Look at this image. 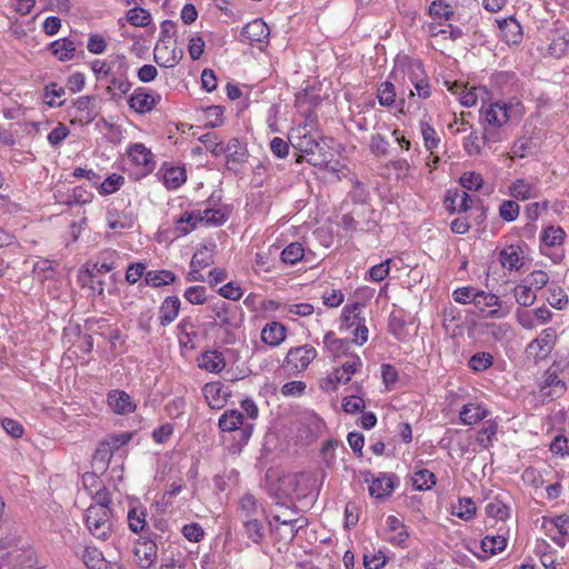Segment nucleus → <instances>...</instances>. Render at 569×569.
Returning <instances> with one entry per match:
<instances>
[{"label": "nucleus", "instance_id": "obj_18", "mask_svg": "<svg viewBox=\"0 0 569 569\" xmlns=\"http://www.w3.org/2000/svg\"><path fill=\"white\" fill-rule=\"evenodd\" d=\"M201 223L200 210L184 211L174 220V232L177 237L186 236Z\"/></svg>", "mask_w": 569, "mask_h": 569}, {"label": "nucleus", "instance_id": "obj_16", "mask_svg": "<svg viewBox=\"0 0 569 569\" xmlns=\"http://www.w3.org/2000/svg\"><path fill=\"white\" fill-rule=\"evenodd\" d=\"M158 100H160L159 96L156 99L144 88H138L130 96L128 103L136 112L146 113L154 108Z\"/></svg>", "mask_w": 569, "mask_h": 569}, {"label": "nucleus", "instance_id": "obj_29", "mask_svg": "<svg viewBox=\"0 0 569 569\" xmlns=\"http://www.w3.org/2000/svg\"><path fill=\"white\" fill-rule=\"evenodd\" d=\"M199 367L213 373L220 372L226 367V361L219 351H206L199 359Z\"/></svg>", "mask_w": 569, "mask_h": 569}, {"label": "nucleus", "instance_id": "obj_2", "mask_svg": "<svg viewBox=\"0 0 569 569\" xmlns=\"http://www.w3.org/2000/svg\"><path fill=\"white\" fill-rule=\"evenodd\" d=\"M325 477L326 472H321L320 480L315 473L307 471L289 473L278 479V490L284 497L302 499L313 490L319 491Z\"/></svg>", "mask_w": 569, "mask_h": 569}, {"label": "nucleus", "instance_id": "obj_43", "mask_svg": "<svg viewBox=\"0 0 569 569\" xmlns=\"http://www.w3.org/2000/svg\"><path fill=\"white\" fill-rule=\"evenodd\" d=\"M305 249L301 243L292 242L288 244L281 252V261L288 264H295L302 260Z\"/></svg>", "mask_w": 569, "mask_h": 569}, {"label": "nucleus", "instance_id": "obj_10", "mask_svg": "<svg viewBox=\"0 0 569 569\" xmlns=\"http://www.w3.org/2000/svg\"><path fill=\"white\" fill-rule=\"evenodd\" d=\"M107 402L117 415H129L137 408L132 398L126 391L119 389L108 392Z\"/></svg>", "mask_w": 569, "mask_h": 569}, {"label": "nucleus", "instance_id": "obj_21", "mask_svg": "<svg viewBox=\"0 0 569 569\" xmlns=\"http://www.w3.org/2000/svg\"><path fill=\"white\" fill-rule=\"evenodd\" d=\"M286 327L277 321L267 323L261 331V340L270 347H277L286 339Z\"/></svg>", "mask_w": 569, "mask_h": 569}, {"label": "nucleus", "instance_id": "obj_13", "mask_svg": "<svg viewBox=\"0 0 569 569\" xmlns=\"http://www.w3.org/2000/svg\"><path fill=\"white\" fill-rule=\"evenodd\" d=\"M273 521L279 525L277 530L281 538L292 541L298 533V531L308 525V520L302 517H297L295 519H282V516L276 515L273 516Z\"/></svg>", "mask_w": 569, "mask_h": 569}, {"label": "nucleus", "instance_id": "obj_4", "mask_svg": "<svg viewBox=\"0 0 569 569\" xmlns=\"http://www.w3.org/2000/svg\"><path fill=\"white\" fill-rule=\"evenodd\" d=\"M317 357V350L310 345L291 348L284 359L283 368L290 373L301 372Z\"/></svg>", "mask_w": 569, "mask_h": 569}, {"label": "nucleus", "instance_id": "obj_47", "mask_svg": "<svg viewBox=\"0 0 569 569\" xmlns=\"http://www.w3.org/2000/svg\"><path fill=\"white\" fill-rule=\"evenodd\" d=\"M565 236L566 233L561 227L550 226L543 230L540 239L543 244L555 247L562 243Z\"/></svg>", "mask_w": 569, "mask_h": 569}, {"label": "nucleus", "instance_id": "obj_56", "mask_svg": "<svg viewBox=\"0 0 569 569\" xmlns=\"http://www.w3.org/2000/svg\"><path fill=\"white\" fill-rule=\"evenodd\" d=\"M486 513L497 520H505L509 517V507L501 500L496 499L486 506Z\"/></svg>", "mask_w": 569, "mask_h": 569}, {"label": "nucleus", "instance_id": "obj_22", "mask_svg": "<svg viewBox=\"0 0 569 569\" xmlns=\"http://www.w3.org/2000/svg\"><path fill=\"white\" fill-rule=\"evenodd\" d=\"M92 97L83 96L78 98L73 103V109L76 111L74 120L72 122H79L80 124H89L92 122L97 112L90 108Z\"/></svg>", "mask_w": 569, "mask_h": 569}, {"label": "nucleus", "instance_id": "obj_41", "mask_svg": "<svg viewBox=\"0 0 569 569\" xmlns=\"http://www.w3.org/2000/svg\"><path fill=\"white\" fill-rule=\"evenodd\" d=\"M436 485V476L427 470L420 469L413 473L412 486L417 490H429Z\"/></svg>", "mask_w": 569, "mask_h": 569}, {"label": "nucleus", "instance_id": "obj_52", "mask_svg": "<svg viewBox=\"0 0 569 569\" xmlns=\"http://www.w3.org/2000/svg\"><path fill=\"white\" fill-rule=\"evenodd\" d=\"M33 273L36 278L41 282L53 278L54 269L52 261L48 259L38 260L33 264Z\"/></svg>", "mask_w": 569, "mask_h": 569}, {"label": "nucleus", "instance_id": "obj_50", "mask_svg": "<svg viewBox=\"0 0 569 569\" xmlns=\"http://www.w3.org/2000/svg\"><path fill=\"white\" fill-rule=\"evenodd\" d=\"M506 546L507 541L502 536H486L481 541V549L490 555L502 551Z\"/></svg>", "mask_w": 569, "mask_h": 569}, {"label": "nucleus", "instance_id": "obj_32", "mask_svg": "<svg viewBox=\"0 0 569 569\" xmlns=\"http://www.w3.org/2000/svg\"><path fill=\"white\" fill-rule=\"evenodd\" d=\"M323 345L335 358L347 355L350 347V342L347 339L337 338L332 331L325 335Z\"/></svg>", "mask_w": 569, "mask_h": 569}, {"label": "nucleus", "instance_id": "obj_28", "mask_svg": "<svg viewBox=\"0 0 569 569\" xmlns=\"http://www.w3.org/2000/svg\"><path fill=\"white\" fill-rule=\"evenodd\" d=\"M81 559L88 569H110L102 552L94 547H84L81 551Z\"/></svg>", "mask_w": 569, "mask_h": 569}, {"label": "nucleus", "instance_id": "obj_17", "mask_svg": "<svg viewBox=\"0 0 569 569\" xmlns=\"http://www.w3.org/2000/svg\"><path fill=\"white\" fill-rule=\"evenodd\" d=\"M269 33V28L262 19L252 20L241 30V37L250 43L264 41Z\"/></svg>", "mask_w": 569, "mask_h": 569}, {"label": "nucleus", "instance_id": "obj_20", "mask_svg": "<svg viewBox=\"0 0 569 569\" xmlns=\"http://www.w3.org/2000/svg\"><path fill=\"white\" fill-rule=\"evenodd\" d=\"M99 482L98 477L94 473H87L83 477V483L87 489L90 490V495L94 500V503L91 506H103L109 507L110 503V493L104 486L99 487L96 491L92 490Z\"/></svg>", "mask_w": 569, "mask_h": 569}, {"label": "nucleus", "instance_id": "obj_30", "mask_svg": "<svg viewBox=\"0 0 569 569\" xmlns=\"http://www.w3.org/2000/svg\"><path fill=\"white\" fill-rule=\"evenodd\" d=\"M488 416V410L476 403H467L460 411V420L463 425L472 426Z\"/></svg>", "mask_w": 569, "mask_h": 569}, {"label": "nucleus", "instance_id": "obj_45", "mask_svg": "<svg viewBox=\"0 0 569 569\" xmlns=\"http://www.w3.org/2000/svg\"><path fill=\"white\" fill-rule=\"evenodd\" d=\"M429 14L433 20H449L453 16V10L447 2L436 0L429 6Z\"/></svg>", "mask_w": 569, "mask_h": 569}, {"label": "nucleus", "instance_id": "obj_36", "mask_svg": "<svg viewBox=\"0 0 569 569\" xmlns=\"http://www.w3.org/2000/svg\"><path fill=\"white\" fill-rule=\"evenodd\" d=\"M263 519L264 518H256L241 522L248 539L258 545L264 540L266 536L262 523Z\"/></svg>", "mask_w": 569, "mask_h": 569}, {"label": "nucleus", "instance_id": "obj_6", "mask_svg": "<svg viewBox=\"0 0 569 569\" xmlns=\"http://www.w3.org/2000/svg\"><path fill=\"white\" fill-rule=\"evenodd\" d=\"M556 338L557 336L553 328H547L542 330L539 337H537L528 345V353L536 359L546 358L552 349L556 342Z\"/></svg>", "mask_w": 569, "mask_h": 569}, {"label": "nucleus", "instance_id": "obj_12", "mask_svg": "<svg viewBox=\"0 0 569 569\" xmlns=\"http://www.w3.org/2000/svg\"><path fill=\"white\" fill-rule=\"evenodd\" d=\"M158 547L151 539H140L134 546V555L141 568H149L157 559Z\"/></svg>", "mask_w": 569, "mask_h": 569}, {"label": "nucleus", "instance_id": "obj_59", "mask_svg": "<svg viewBox=\"0 0 569 569\" xmlns=\"http://www.w3.org/2000/svg\"><path fill=\"white\" fill-rule=\"evenodd\" d=\"M124 182V178L120 174L112 173L100 184L99 192L101 194H111L118 191Z\"/></svg>", "mask_w": 569, "mask_h": 569}, {"label": "nucleus", "instance_id": "obj_27", "mask_svg": "<svg viewBox=\"0 0 569 569\" xmlns=\"http://www.w3.org/2000/svg\"><path fill=\"white\" fill-rule=\"evenodd\" d=\"M546 380L541 387L543 397L558 398L566 391L565 382L558 377L555 371L548 370L546 372Z\"/></svg>", "mask_w": 569, "mask_h": 569}, {"label": "nucleus", "instance_id": "obj_14", "mask_svg": "<svg viewBox=\"0 0 569 569\" xmlns=\"http://www.w3.org/2000/svg\"><path fill=\"white\" fill-rule=\"evenodd\" d=\"M508 106L493 102L481 109L485 122L495 128H500L509 120Z\"/></svg>", "mask_w": 569, "mask_h": 569}, {"label": "nucleus", "instance_id": "obj_63", "mask_svg": "<svg viewBox=\"0 0 569 569\" xmlns=\"http://www.w3.org/2000/svg\"><path fill=\"white\" fill-rule=\"evenodd\" d=\"M497 433V425L488 421L483 428L478 432L477 442L485 449H488L492 443V437Z\"/></svg>", "mask_w": 569, "mask_h": 569}, {"label": "nucleus", "instance_id": "obj_1", "mask_svg": "<svg viewBox=\"0 0 569 569\" xmlns=\"http://www.w3.org/2000/svg\"><path fill=\"white\" fill-rule=\"evenodd\" d=\"M321 134L317 130H309L308 123L299 124L292 129L289 134L291 146L301 154L297 158V162L305 159L313 167H323L328 162V157L320 146Z\"/></svg>", "mask_w": 569, "mask_h": 569}, {"label": "nucleus", "instance_id": "obj_35", "mask_svg": "<svg viewBox=\"0 0 569 569\" xmlns=\"http://www.w3.org/2000/svg\"><path fill=\"white\" fill-rule=\"evenodd\" d=\"M176 281V274L170 270L148 271L144 276V284L159 288Z\"/></svg>", "mask_w": 569, "mask_h": 569}, {"label": "nucleus", "instance_id": "obj_38", "mask_svg": "<svg viewBox=\"0 0 569 569\" xmlns=\"http://www.w3.org/2000/svg\"><path fill=\"white\" fill-rule=\"evenodd\" d=\"M228 162L241 163L246 161V148L241 144L238 138H232L223 147Z\"/></svg>", "mask_w": 569, "mask_h": 569}, {"label": "nucleus", "instance_id": "obj_33", "mask_svg": "<svg viewBox=\"0 0 569 569\" xmlns=\"http://www.w3.org/2000/svg\"><path fill=\"white\" fill-rule=\"evenodd\" d=\"M51 52L53 56H56L60 61H67L73 58L76 52V43L68 39H59L53 41L50 44Z\"/></svg>", "mask_w": 569, "mask_h": 569}, {"label": "nucleus", "instance_id": "obj_49", "mask_svg": "<svg viewBox=\"0 0 569 569\" xmlns=\"http://www.w3.org/2000/svg\"><path fill=\"white\" fill-rule=\"evenodd\" d=\"M405 66L407 68V77L411 83L428 78L421 61L405 59Z\"/></svg>", "mask_w": 569, "mask_h": 569}, {"label": "nucleus", "instance_id": "obj_15", "mask_svg": "<svg viewBox=\"0 0 569 569\" xmlns=\"http://www.w3.org/2000/svg\"><path fill=\"white\" fill-rule=\"evenodd\" d=\"M224 386L220 381L208 382L202 388L203 397L208 406L212 409H221L227 402Z\"/></svg>", "mask_w": 569, "mask_h": 569}, {"label": "nucleus", "instance_id": "obj_24", "mask_svg": "<svg viewBox=\"0 0 569 569\" xmlns=\"http://www.w3.org/2000/svg\"><path fill=\"white\" fill-rule=\"evenodd\" d=\"M471 198L466 191H449L445 199L446 208L449 212H465L470 208Z\"/></svg>", "mask_w": 569, "mask_h": 569}, {"label": "nucleus", "instance_id": "obj_25", "mask_svg": "<svg viewBox=\"0 0 569 569\" xmlns=\"http://www.w3.org/2000/svg\"><path fill=\"white\" fill-rule=\"evenodd\" d=\"M500 263L505 269L519 270L523 264L522 250L516 246H509L501 250Z\"/></svg>", "mask_w": 569, "mask_h": 569}, {"label": "nucleus", "instance_id": "obj_53", "mask_svg": "<svg viewBox=\"0 0 569 569\" xmlns=\"http://www.w3.org/2000/svg\"><path fill=\"white\" fill-rule=\"evenodd\" d=\"M493 357L489 352H477L469 360V368L473 371H483L492 366Z\"/></svg>", "mask_w": 569, "mask_h": 569}, {"label": "nucleus", "instance_id": "obj_57", "mask_svg": "<svg viewBox=\"0 0 569 569\" xmlns=\"http://www.w3.org/2000/svg\"><path fill=\"white\" fill-rule=\"evenodd\" d=\"M431 36L442 37L443 39L457 40L462 37L461 28L452 24H447L443 28L430 27Z\"/></svg>", "mask_w": 569, "mask_h": 569}, {"label": "nucleus", "instance_id": "obj_3", "mask_svg": "<svg viewBox=\"0 0 569 569\" xmlns=\"http://www.w3.org/2000/svg\"><path fill=\"white\" fill-rule=\"evenodd\" d=\"M83 519L88 531L94 538L104 541L111 536L113 523L110 507L89 506Z\"/></svg>", "mask_w": 569, "mask_h": 569}, {"label": "nucleus", "instance_id": "obj_61", "mask_svg": "<svg viewBox=\"0 0 569 569\" xmlns=\"http://www.w3.org/2000/svg\"><path fill=\"white\" fill-rule=\"evenodd\" d=\"M212 263H213L212 253L208 250L207 247H203L196 251V253L193 254V257L191 259L190 267H196L201 270L203 268L209 267Z\"/></svg>", "mask_w": 569, "mask_h": 569}, {"label": "nucleus", "instance_id": "obj_40", "mask_svg": "<svg viewBox=\"0 0 569 569\" xmlns=\"http://www.w3.org/2000/svg\"><path fill=\"white\" fill-rule=\"evenodd\" d=\"M420 129L425 147L427 150L430 151V156H433V150L438 148L440 143V137L438 136L433 127H431L430 123L426 120L420 121Z\"/></svg>", "mask_w": 569, "mask_h": 569}, {"label": "nucleus", "instance_id": "obj_8", "mask_svg": "<svg viewBox=\"0 0 569 569\" xmlns=\"http://www.w3.org/2000/svg\"><path fill=\"white\" fill-rule=\"evenodd\" d=\"M211 315L209 316L214 325L223 328L237 327L236 322V309L224 302L218 301L209 306Z\"/></svg>", "mask_w": 569, "mask_h": 569}, {"label": "nucleus", "instance_id": "obj_34", "mask_svg": "<svg viewBox=\"0 0 569 569\" xmlns=\"http://www.w3.org/2000/svg\"><path fill=\"white\" fill-rule=\"evenodd\" d=\"M128 156L131 158L132 162L138 166L146 168L152 167L153 154L150 149L146 148L142 143L132 144L128 150Z\"/></svg>", "mask_w": 569, "mask_h": 569}, {"label": "nucleus", "instance_id": "obj_39", "mask_svg": "<svg viewBox=\"0 0 569 569\" xmlns=\"http://www.w3.org/2000/svg\"><path fill=\"white\" fill-rule=\"evenodd\" d=\"M187 179L186 171L180 167H171L163 173L162 181L167 189L174 190L184 183Z\"/></svg>", "mask_w": 569, "mask_h": 569}, {"label": "nucleus", "instance_id": "obj_54", "mask_svg": "<svg viewBox=\"0 0 569 569\" xmlns=\"http://www.w3.org/2000/svg\"><path fill=\"white\" fill-rule=\"evenodd\" d=\"M200 141L204 146V148L210 151L214 157H219L224 153V144L222 141L218 140L216 133L208 132L200 137Z\"/></svg>", "mask_w": 569, "mask_h": 569}, {"label": "nucleus", "instance_id": "obj_44", "mask_svg": "<svg viewBox=\"0 0 569 569\" xmlns=\"http://www.w3.org/2000/svg\"><path fill=\"white\" fill-rule=\"evenodd\" d=\"M128 523L132 532H141L147 527L146 511L142 508H131L128 511Z\"/></svg>", "mask_w": 569, "mask_h": 569}, {"label": "nucleus", "instance_id": "obj_26", "mask_svg": "<svg viewBox=\"0 0 569 569\" xmlns=\"http://www.w3.org/2000/svg\"><path fill=\"white\" fill-rule=\"evenodd\" d=\"M180 310V300L176 296L167 297L160 306V325L166 327L173 322Z\"/></svg>", "mask_w": 569, "mask_h": 569}, {"label": "nucleus", "instance_id": "obj_7", "mask_svg": "<svg viewBox=\"0 0 569 569\" xmlns=\"http://www.w3.org/2000/svg\"><path fill=\"white\" fill-rule=\"evenodd\" d=\"M237 512L241 522L256 518H266L264 508L254 496L250 493H246L239 498Z\"/></svg>", "mask_w": 569, "mask_h": 569}, {"label": "nucleus", "instance_id": "obj_23", "mask_svg": "<svg viewBox=\"0 0 569 569\" xmlns=\"http://www.w3.org/2000/svg\"><path fill=\"white\" fill-rule=\"evenodd\" d=\"M538 188L525 179H517L509 187V194L521 201L536 198L538 197Z\"/></svg>", "mask_w": 569, "mask_h": 569}, {"label": "nucleus", "instance_id": "obj_11", "mask_svg": "<svg viewBox=\"0 0 569 569\" xmlns=\"http://www.w3.org/2000/svg\"><path fill=\"white\" fill-rule=\"evenodd\" d=\"M183 56L181 49L173 47L169 48L167 43L157 42L153 49L154 61L163 68H173L179 63Z\"/></svg>", "mask_w": 569, "mask_h": 569}, {"label": "nucleus", "instance_id": "obj_55", "mask_svg": "<svg viewBox=\"0 0 569 569\" xmlns=\"http://www.w3.org/2000/svg\"><path fill=\"white\" fill-rule=\"evenodd\" d=\"M520 212L519 204L513 200H505L499 207V217L507 222L515 221Z\"/></svg>", "mask_w": 569, "mask_h": 569}, {"label": "nucleus", "instance_id": "obj_51", "mask_svg": "<svg viewBox=\"0 0 569 569\" xmlns=\"http://www.w3.org/2000/svg\"><path fill=\"white\" fill-rule=\"evenodd\" d=\"M127 20L134 27H146L151 21L150 13L140 7H134L127 12Z\"/></svg>", "mask_w": 569, "mask_h": 569}, {"label": "nucleus", "instance_id": "obj_48", "mask_svg": "<svg viewBox=\"0 0 569 569\" xmlns=\"http://www.w3.org/2000/svg\"><path fill=\"white\" fill-rule=\"evenodd\" d=\"M547 301L551 307L561 310L568 305V297L562 288L551 286L547 291Z\"/></svg>", "mask_w": 569, "mask_h": 569}, {"label": "nucleus", "instance_id": "obj_58", "mask_svg": "<svg viewBox=\"0 0 569 569\" xmlns=\"http://www.w3.org/2000/svg\"><path fill=\"white\" fill-rule=\"evenodd\" d=\"M515 298L520 306L530 307L536 300V295L531 287L523 284L515 288Z\"/></svg>", "mask_w": 569, "mask_h": 569}, {"label": "nucleus", "instance_id": "obj_19", "mask_svg": "<svg viewBox=\"0 0 569 569\" xmlns=\"http://www.w3.org/2000/svg\"><path fill=\"white\" fill-rule=\"evenodd\" d=\"M396 97V88L392 82L385 81L379 86L377 93L379 104L390 108L397 103L399 112L403 113L406 101L405 99H399L397 102Z\"/></svg>", "mask_w": 569, "mask_h": 569}, {"label": "nucleus", "instance_id": "obj_62", "mask_svg": "<svg viewBox=\"0 0 569 569\" xmlns=\"http://www.w3.org/2000/svg\"><path fill=\"white\" fill-rule=\"evenodd\" d=\"M353 322H351V325H355V331H353V342L359 345V346H362L363 343L367 342L368 340V328L365 323V318L363 317H358V316H353Z\"/></svg>", "mask_w": 569, "mask_h": 569}, {"label": "nucleus", "instance_id": "obj_42", "mask_svg": "<svg viewBox=\"0 0 569 569\" xmlns=\"http://www.w3.org/2000/svg\"><path fill=\"white\" fill-rule=\"evenodd\" d=\"M201 223L206 226H221L226 222L228 214L222 209H212L207 208L204 210H200Z\"/></svg>", "mask_w": 569, "mask_h": 569}, {"label": "nucleus", "instance_id": "obj_31", "mask_svg": "<svg viewBox=\"0 0 569 569\" xmlns=\"http://www.w3.org/2000/svg\"><path fill=\"white\" fill-rule=\"evenodd\" d=\"M393 489L395 483L392 477L383 475L372 479L371 485L369 486V493L372 497L382 499L387 496H390Z\"/></svg>", "mask_w": 569, "mask_h": 569}, {"label": "nucleus", "instance_id": "obj_9", "mask_svg": "<svg viewBox=\"0 0 569 569\" xmlns=\"http://www.w3.org/2000/svg\"><path fill=\"white\" fill-rule=\"evenodd\" d=\"M543 528L550 532L552 530H557L559 536H551L553 542L563 548L566 546L567 539L569 538V516L562 513L560 516L553 518H543Z\"/></svg>", "mask_w": 569, "mask_h": 569}, {"label": "nucleus", "instance_id": "obj_37", "mask_svg": "<svg viewBox=\"0 0 569 569\" xmlns=\"http://www.w3.org/2000/svg\"><path fill=\"white\" fill-rule=\"evenodd\" d=\"M243 425V416L239 410L226 411L219 419V428L222 431H234Z\"/></svg>", "mask_w": 569, "mask_h": 569}, {"label": "nucleus", "instance_id": "obj_60", "mask_svg": "<svg viewBox=\"0 0 569 569\" xmlns=\"http://www.w3.org/2000/svg\"><path fill=\"white\" fill-rule=\"evenodd\" d=\"M481 140L487 141L489 137L485 133L479 138L476 132H471L463 142V149L469 156H478L481 153Z\"/></svg>", "mask_w": 569, "mask_h": 569}, {"label": "nucleus", "instance_id": "obj_46", "mask_svg": "<svg viewBox=\"0 0 569 569\" xmlns=\"http://www.w3.org/2000/svg\"><path fill=\"white\" fill-rule=\"evenodd\" d=\"M452 515L463 520H470L476 515V503L470 498H461L457 506H453Z\"/></svg>", "mask_w": 569, "mask_h": 569}, {"label": "nucleus", "instance_id": "obj_5", "mask_svg": "<svg viewBox=\"0 0 569 569\" xmlns=\"http://www.w3.org/2000/svg\"><path fill=\"white\" fill-rule=\"evenodd\" d=\"M116 63L118 64L117 74L111 77L110 84L106 89L107 93L112 98H116L114 89H118L121 94H127L131 89V82L127 78L129 66L126 57L117 56L113 64Z\"/></svg>", "mask_w": 569, "mask_h": 569}, {"label": "nucleus", "instance_id": "obj_64", "mask_svg": "<svg viewBox=\"0 0 569 569\" xmlns=\"http://www.w3.org/2000/svg\"><path fill=\"white\" fill-rule=\"evenodd\" d=\"M92 193L88 192L83 187H76L72 190V193L68 196V199L64 201L68 206L73 204H84L92 200Z\"/></svg>", "mask_w": 569, "mask_h": 569}]
</instances>
